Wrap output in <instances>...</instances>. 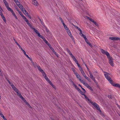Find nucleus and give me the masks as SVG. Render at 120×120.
Listing matches in <instances>:
<instances>
[{
	"mask_svg": "<svg viewBox=\"0 0 120 120\" xmlns=\"http://www.w3.org/2000/svg\"><path fill=\"white\" fill-rule=\"evenodd\" d=\"M42 73L43 76L45 78V79L47 81L50 85L55 89H56L55 86L51 82L50 80L46 75L43 70L41 68L38 70Z\"/></svg>",
	"mask_w": 120,
	"mask_h": 120,
	"instance_id": "f257e3e1",
	"label": "nucleus"
},
{
	"mask_svg": "<svg viewBox=\"0 0 120 120\" xmlns=\"http://www.w3.org/2000/svg\"><path fill=\"white\" fill-rule=\"evenodd\" d=\"M17 95L30 108H31V106L26 101L25 98H23L22 95L19 92L18 90L17 89L16 91H15Z\"/></svg>",
	"mask_w": 120,
	"mask_h": 120,
	"instance_id": "f03ea898",
	"label": "nucleus"
},
{
	"mask_svg": "<svg viewBox=\"0 0 120 120\" xmlns=\"http://www.w3.org/2000/svg\"><path fill=\"white\" fill-rule=\"evenodd\" d=\"M66 50L67 52L68 53L69 55L71 56V57L72 58L74 61H75L76 63H77L78 62L77 60L75 58V56L72 55V53L71 52L69 49L67 48L66 49Z\"/></svg>",
	"mask_w": 120,
	"mask_h": 120,
	"instance_id": "7ed1b4c3",
	"label": "nucleus"
},
{
	"mask_svg": "<svg viewBox=\"0 0 120 120\" xmlns=\"http://www.w3.org/2000/svg\"><path fill=\"white\" fill-rule=\"evenodd\" d=\"M104 73L105 77L110 83L112 80L111 78L109 76V75H110V74L105 72H104Z\"/></svg>",
	"mask_w": 120,
	"mask_h": 120,
	"instance_id": "20e7f679",
	"label": "nucleus"
},
{
	"mask_svg": "<svg viewBox=\"0 0 120 120\" xmlns=\"http://www.w3.org/2000/svg\"><path fill=\"white\" fill-rule=\"evenodd\" d=\"M90 104H91L94 107L99 110L100 112H101L99 106L96 103L92 101L90 103Z\"/></svg>",
	"mask_w": 120,
	"mask_h": 120,
	"instance_id": "39448f33",
	"label": "nucleus"
},
{
	"mask_svg": "<svg viewBox=\"0 0 120 120\" xmlns=\"http://www.w3.org/2000/svg\"><path fill=\"white\" fill-rule=\"evenodd\" d=\"M109 59V63L112 66H114V64L112 60V57L109 56L108 57Z\"/></svg>",
	"mask_w": 120,
	"mask_h": 120,
	"instance_id": "423d86ee",
	"label": "nucleus"
},
{
	"mask_svg": "<svg viewBox=\"0 0 120 120\" xmlns=\"http://www.w3.org/2000/svg\"><path fill=\"white\" fill-rule=\"evenodd\" d=\"M101 52L103 54L106 55L108 57L109 56V53L107 51H105L103 49H101Z\"/></svg>",
	"mask_w": 120,
	"mask_h": 120,
	"instance_id": "0eeeda50",
	"label": "nucleus"
},
{
	"mask_svg": "<svg viewBox=\"0 0 120 120\" xmlns=\"http://www.w3.org/2000/svg\"><path fill=\"white\" fill-rule=\"evenodd\" d=\"M113 86L116 87H118L120 89V85L119 84H115L113 82L112 80L110 83Z\"/></svg>",
	"mask_w": 120,
	"mask_h": 120,
	"instance_id": "6e6552de",
	"label": "nucleus"
},
{
	"mask_svg": "<svg viewBox=\"0 0 120 120\" xmlns=\"http://www.w3.org/2000/svg\"><path fill=\"white\" fill-rule=\"evenodd\" d=\"M31 63L35 67H37L38 70L41 68L40 66H39L36 62L34 63L33 61Z\"/></svg>",
	"mask_w": 120,
	"mask_h": 120,
	"instance_id": "1a4fd4ad",
	"label": "nucleus"
},
{
	"mask_svg": "<svg viewBox=\"0 0 120 120\" xmlns=\"http://www.w3.org/2000/svg\"><path fill=\"white\" fill-rule=\"evenodd\" d=\"M31 63L35 67H37L38 70L41 68L40 66H39L36 62L34 63L33 61Z\"/></svg>",
	"mask_w": 120,
	"mask_h": 120,
	"instance_id": "9d476101",
	"label": "nucleus"
},
{
	"mask_svg": "<svg viewBox=\"0 0 120 120\" xmlns=\"http://www.w3.org/2000/svg\"><path fill=\"white\" fill-rule=\"evenodd\" d=\"M81 83L83 84L85 86L89 89H90L91 88L90 86L86 83L85 82L83 81H82Z\"/></svg>",
	"mask_w": 120,
	"mask_h": 120,
	"instance_id": "9b49d317",
	"label": "nucleus"
},
{
	"mask_svg": "<svg viewBox=\"0 0 120 120\" xmlns=\"http://www.w3.org/2000/svg\"><path fill=\"white\" fill-rule=\"evenodd\" d=\"M32 3L33 5L36 6H37L38 5V4L36 0H32Z\"/></svg>",
	"mask_w": 120,
	"mask_h": 120,
	"instance_id": "f8f14e48",
	"label": "nucleus"
},
{
	"mask_svg": "<svg viewBox=\"0 0 120 120\" xmlns=\"http://www.w3.org/2000/svg\"><path fill=\"white\" fill-rule=\"evenodd\" d=\"M85 98L86 99V101L89 104H90V103L92 101L90 100L86 96V95H84V96Z\"/></svg>",
	"mask_w": 120,
	"mask_h": 120,
	"instance_id": "ddd939ff",
	"label": "nucleus"
},
{
	"mask_svg": "<svg viewBox=\"0 0 120 120\" xmlns=\"http://www.w3.org/2000/svg\"><path fill=\"white\" fill-rule=\"evenodd\" d=\"M3 2L5 4V5L8 10H9V8L11 9V8L9 7L8 4L6 0L5 1Z\"/></svg>",
	"mask_w": 120,
	"mask_h": 120,
	"instance_id": "4468645a",
	"label": "nucleus"
},
{
	"mask_svg": "<svg viewBox=\"0 0 120 120\" xmlns=\"http://www.w3.org/2000/svg\"><path fill=\"white\" fill-rule=\"evenodd\" d=\"M18 6L19 7L20 9L22 11L23 13L24 11L25 10H26L25 9L23 8V7L21 4H20V5H19Z\"/></svg>",
	"mask_w": 120,
	"mask_h": 120,
	"instance_id": "2eb2a0df",
	"label": "nucleus"
},
{
	"mask_svg": "<svg viewBox=\"0 0 120 120\" xmlns=\"http://www.w3.org/2000/svg\"><path fill=\"white\" fill-rule=\"evenodd\" d=\"M8 82L11 85V86L13 88V89L15 91H16L17 90V89L15 87V86L12 84H11L10 82L9 81H8Z\"/></svg>",
	"mask_w": 120,
	"mask_h": 120,
	"instance_id": "dca6fc26",
	"label": "nucleus"
},
{
	"mask_svg": "<svg viewBox=\"0 0 120 120\" xmlns=\"http://www.w3.org/2000/svg\"><path fill=\"white\" fill-rule=\"evenodd\" d=\"M89 73L90 78L93 80H95V78L94 77L93 75L90 71H89Z\"/></svg>",
	"mask_w": 120,
	"mask_h": 120,
	"instance_id": "f3484780",
	"label": "nucleus"
},
{
	"mask_svg": "<svg viewBox=\"0 0 120 120\" xmlns=\"http://www.w3.org/2000/svg\"><path fill=\"white\" fill-rule=\"evenodd\" d=\"M77 78L78 79L79 81H80L81 82L82 81H83V80H82L81 79V76L80 75H77L76 76Z\"/></svg>",
	"mask_w": 120,
	"mask_h": 120,
	"instance_id": "a211bd4d",
	"label": "nucleus"
},
{
	"mask_svg": "<svg viewBox=\"0 0 120 120\" xmlns=\"http://www.w3.org/2000/svg\"><path fill=\"white\" fill-rule=\"evenodd\" d=\"M83 76L85 78L87 79L88 81H89L90 80V79L87 76H86L85 74V73L82 74Z\"/></svg>",
	"mask_w": 120,
	"mask_h": 120,
	"instance_id": "6ab92c4d",
	"label": "nucleus"
},
{
	"mask_svg": "<svg viewBox=\"0 0 120 120\" xmlns=\"http://www.w3.org/2000/svg\"><path fill=\"white\" fill-rule=\"evenodd\" d=\"M95 25L97 26H98L99 25L98 23L95 21H94L93 19H92V20H91V21Z\"/></svg>",
	"mask_w": 120,
	"mask_h": 120,
	"instance_id": "aec40b11",
	"label": "nucleus"
},
{
	"mask_svg": "<svg viewBox=\"0 0 120 120\" xmlns=\"http://www.w3.org/2000/svg\"><path fill=\"white\" fill-rule=\"evenodd\" d=\"M109 39L111 40H117L119 39V38H118L116 37H110Z\"/></svg>",
	"mask_w": 120,
	"mask_h": 120,
	"instance_id": "412c9836",
	"label": "nucleus"
},
{
	"mask_svg": "<svg viewBox=\"0 0 120 120\" xmlns=\"http://www.w3.org/2000/svg\"><path fill=\"white\" fill-rule=\"evenodd\" d=\"M50 48V49L52 51L53 53H54L55 54V55H56V56L58 57L57 54L56 53L55 51L53 49L52 47H51Z\"/></svg>",
	"mask_w": 120,
	"mask_h": 120,
	"instance_id": "4be33fe9",
	"label": "nucleus"
},
{
	"mask_svg": "<svg viewBox=\"0 0 120 120\" xmlns=\"http://www.w3.org/2000/svg\"><path fill=\"white\" fill-rule=\"evenodd\" d=\"M15 2L17 5L18 6L20 4V2L18 0H14Z\"/></svg>",
	"mask_w": 120,
	"mask_h": 120,
	"instance_id": "5701e85b",
	"label": "nucleus"
},
{
	"mask_svg": "<svg viewBox=\"0 0 120 120\" xmlns=\"http://www.w3.org/2000/svg\"><path fill=\"white\" fill-rule=\"evenodd\" d=\"M67 33L68 34V35L70 36L71 38L72 39L73 38V36L72 35L70 31L69 32H67Z\"/></svg>",
	"mask_w": 120,
	"mask_h": 120,
	"instance_id": "b1692460",
	"label": "nucleus"
},
{
	"mask_svg": "<svg viewBox=\"0 0 120 120\" xmlns=\"http://www.w3.org/2000/svg\"><path fill=\"white\" fill-rule=\"evenodd\" d=\"M9 10L8 11H10L11 12V13L12 15H13V16L15 14V12L13 11V10L11 9H11L9 8Z\"/></svg>",
	"mask_w": 120,
	"mask_h": 120,
	"instance_id": "393cba45",
	"label": "nucleus"
},
{
	"mask_svg": "<svg viewBox=\"0 0 120 120\" xmlns=\"http://www.w3.org/2000/svg\"><path fill=\"white\" fill-rule=\"evenodd\" d=\"M32 28L34 30V32L36 33V34L38 33L39 32L38 31L37 29H35V28Z\"/></svg>",
	"mask_w": 120,
	"mask_h": 120,
	"instance_id": "a878e982",
	"label": "nucleus"
},
{
	"mask_svg": "<svg viewBox=\"0 0 120 120\" xmlns=\"http://www.w3.org/2000/svg\"><path fill=\"white\" fill-rule=\"evenodd\" d=\"M23 13L25 15L27 16L29 15L28 13L27 12L26 10H25L23 12Z\"/></svg>",
	"mask_w": 120,
	"mask_h": 120,
	"instance_id": "bb28decb",
	"label": "nucleus"
},
{
	"mask_svg": "<svg viewBox=\"0 0 120 120\" xmlns=\"http://www.w3.org/2000/svg\"><path fill=\"white\" fill-rule=\"evenodd\" d=\"M86 43L90 45V46L91 47H92V45H91V44L89 43L87 39V40L86 41H85Z\"/></svg>",
	"mask_w": 120,
	"mask_h": 120,
	"instance_id": "cd10ccee",
	"label": "nucleus"
},
{
	"mask_svg": "<svg viewBox=\"0 0 120 120\" xmlns=\"http://www.w3.org/2000/svg\"><path fill=\"white\" fill-rule=\"evenodd\" d=\"M79 92L82 95H83L84 96L85 95L84 94L85 93V92H83L81 90H80Z\"/></svg>",
	"mask_w": 120,
	"mask_h": 120,
	"instance_id": "c85d7f7f",
	"label": "nucleus"
},
{
	"mask_svg": "<svg viewBox=\"0 0 120 120\" xmlns=\"http://www.w3.org/2000/svg\"><path fill=\"white\" fill-rule=\"evenodd\" d=\"M22 18L24 19L25 21L26 22H28V20L26 18L25 16H24Z\"/></svg>",
	"mask_w": 120,
	"mask_h": 120,
	"instance_id": "c756f323",
	"label": "nucleus"
},
{
	"mask_svg": "<svg viewBox=\"0 0 120 120\" xmlns=\"http://www.w3.org/2000/svg\"><path fill=\"white\" fill-rule=\"evenodd\" d=\"M1 15V16L2 18L3 19L4 21V22H5V21H6V20H5V18L4 17V16L3 15V14H2Z\"/></svg>",
	"mask_w": 120,
	"mask_h": 120,
	"instance_id": "7c9ffc66",
	"label": "nucleus"
},
{
	"mask_svg": "<svg viewBox=\"0 0 120 120\" xmlns=\"http://www.w3.org/2000/svg\"><path fill=\"white\" fill-rule=\"evenodd\" d=\"M59 19L60 21H61V22L63 24H64L63 21V20L62 18L61 17H60Z\"/></svg>",
	"mask_w": 120,
	"mask_h": 120,
	"instance_id": "2f4dec72",
	"label": "nucleus"
},
{
	"mask_svg": "<svg viewBox=\"0 0 120 120\" xmlns=\"http://www.w3.org/2000/svg\"><path fill=\"white\" fill-rule=\"evenodd\" d=\"M64 28L66 30H67V29H68V27H67V26L65 24H63Z\"/></svg>",
	"mask_w": 120,
	"mask_h": 120,
	"instance_id": "473e14b6",
	"label": "nucleus"
},
{
	"mask_svg": "<svg viewBox=\"0 0 120 120\" xmlns=\"http://www.w3.org/2000/svg\"><path fill=\"white\" fill-rule=\"evenodd\" d=\"M19 14L22 17V18H23L24 16L22 13L20 11H19Z\"/></svg>",
	"mask_w": 120,
	"mask_h": 120,
	"instance_id": "72a5a7b5",
	"label": "nucleus"
},
{
	"mask_svg": "<svg viewBox=\"0 0 120 120\" xmlns=\"http://www.w3.org/2000/svg\"><path fill=\"white\" fill-rule=\"evenodd\" d=\"M14 41H15V43H16V44L19 46H19H20V45H19L18 43V42L16 41L15 40V39H14Z\"/></svg>",
	"mask_w": 120,
	"mask_h": 120,
	"instance_id": "f704fd0d",
	"label": "nucleus"
},
{
	"mask_svg": "<svg viewBox=\"0 0 120 120\" xmlns=\"http://www.w3.org/2000/svg\"><path fill=\"white\" fill-rule=\"evenodd\" d=\"M0 115L1 117L3 118V119L4 118H5L4 117L3 114H2V113H0Z\"/></svg>",
	"mask_w": 120,
	"mask_h": 120,
	"instance_id": "c9c22d12",
	"label": "nucleus"
},
{
	"mask_svg": "<svg viewBox=\"0 0 120 120\" xmlns=\"http://www.w3.org/2000/svg\"><path fill=\"white\" fill-rule=\"evenodd\" d=\"M71 69L72 71H73L74 74L76 72V71H75V70L74 68H72Z\"/></svg>",
	"mask_w": 120,
	"mask_h": 120,
	"instance_id": "e433bc0d",
	"label": "nucleus"
},
{
	"mask_svg": "<svg viewBox=\"0 0 120 120\" xmlns=\"http://www.w3.org/2000/svg\"><path fill=\"white\" fill-rule=\"evenodd\" d=\"M23 53L25 55V56H26L27 57H28V56L26 54V52L25 51H24Z\"/></svg>",
	"mask_w": 120,
	"mask_h": 120,
	"instance_id": "4c0bfd02",
	"label": "nucleus"
},
{
	"mask_svg": "<svg viewBox=\"0 0 120 120\" xmlns=\"http://www.w3.org/2000/svg\"><path fill=\"white\" fill-rule=\"evenodd\" d=\"M19 48L21 49V50L23 52L25 51L22 49L21 46H20L19 47Z\"/></svg>",
	"mask_w": 120,
	"mask_h": 120,
	"instance_id": "58836bf2",
	"label": "nucleus"
},
{
	"mask_svg": "<svg viewBox=\"0 0 120 120\" xmlns=\"http://www.w3.org/2000/svg\"><path fill=\"white\" fill-rule=\"evenodd\" d=\"M83 37L85 39V41H86L87 40V39L86 38V36L85 35H83Z\"/></svg>",
	"mask_w": 120,
	"mask_h": 120,
	"instance_id": "ea45409f",
	"label": "nucleus"
},
{
	"mask_svg": "<svg viewBox=\"0 0 120 120\" xmlns=\"http://www.w3.org/2000/svg\"><path fill=\"white\" fill-rule=\"evenodd\" d=\"M26 23L27 24L29 25V26L30 27H31V28H32L31 27V25L30 23L29 22H28Z\"/></svg>",
	"mask_w": 120,
	"mask_h": 120,
	"instance_id": "a19ab883",
	"label": "nucleus"
},
{
	"mask_svg": "<svg viewBox=\"0 0 120 120\" xmlns=\"http://www.w3.org/2000/svg\"><path fill=\"white\" fill-rule=\"evenodd\" d=\"M87 18V19L89 20L91 22V20H92L93 19H91L89 17H86Z\"/></svg>",
	"mask_w": 120,
	"mask_h": 120,
	"instance_id": "79ce46f5",
	"label": "nucleus"
},
{
	"mask_svg": "<svg viewBox=\"0 0 120 120\" xmlns=\"http://www.w3.org/2000/svg\"><path fill=\"white\" fill-rule=\"evenodd\" d=\"M13 16L15 17V19H18V18L17 17V16H16V15L15 14Z\"/></svg>",
	"mask_w": 120,
	"mask_h": 120,
	"instance_id": "37998d69",
	"label": "nucleus"
},
{
	"mask_svg": "<svg viewBox=\"0 0 120 120\" xmlns=\"http://www.w3.org/2000/svg\"><path fill=\"white\" fill-rule=\"evenodd\" d=\"M27 58L29 59L31 61V62H33V61L32 60V59H31V58H30V57H29V56H28V57H27Z\"/></svg>",
	"mask_w": 120,
	"mask_h": 120,
	"instance_id": "c03bdc74",
	"label": "nucleus"
},
{
	"mask_svg": "<svg viewBox=\"0 0 120 120\" xmlns=\"http://www.w3.org/2000/svg\"><path fill=\"white\" fill-rule=\"evenodd\" d=\"M79 69L80 70V71H82L83 70L82 68L81 67H79Z\"/></svg>",
	"mask_w": 120,
	"mask_h": 120,
	"instance_id": "a18cd8bd",
	"label": "nucleus"
},
{
	"mask_svg": "<svg viewBox=\"0 0 120 120\" xmlns=\"http://www.w3.org/2000/svg\"><path fill=\"white\" fill-rule=\"evenodd\" d=\"M45 42L46 44L47 45H48V42L46 40H45Z\"/></svg>",
	"mask_w": 120,
	"mask_h": 120,
	"instance_id": "49530a36",
	"label": "nucleus"
},
{
	"mask_svg": "<svg viewBox=\"0 0 120 120\" xmlns=\"http://www.w3.org/2000/svg\"><path fill=\"white\" fill-rule=\"evenodd\" d=\"M78 91H79V92L80 91V90H81L78 87H77L76 89Z\"/></svg>",
	"mask_w": 120,
	"mask_h": 120,
	"instance_id": "de8ad7c7",
	"label": "nucleus"
},
{
	"mask_svg": "<svg viewBox=\"0 0 120 120\" xmlns=\"http://www.w3.org/2000/svg\"><path fill=\"white\" fill-rule=\"evenodd\" d=\"M81 87L82 89V90H83V92H86V91L83 88H82V87Z\"/></svg>",
	"mask_w": 120,
	"mask_h": 120,
	"instance_id": "09e8293b",
	"label": "nucleus"
},
{
	"mask_svg": "<svg viewBox=\"0 0 120 120\" xmlns=\"http://www.w3.org/2000/svg\"><path fill=\"white\" fill-rule=\"evenodd\" d=\"M76 63L77 64V65H78V67L79 68L80 67H81L80 66V65L78 64V62H77V63Z\"/></svg>",
	"mask_w": 120,
	"mask_h": 120,
	"instance_id": "8fccbe9b",
	"label": "nucleus"
},
{
	"mask_svg": "<svg viewBox=\"0 0 120 120\" xmlns=\"http://www.w3.org/2000/svg\"><path fill=\"white\" fill-rule=\"evenodd\" d=\"M80 71H81V74H82L85 73L84 72V71H83V70Z\"/></svg>",
	"mask_w": 120,
	"mask_h": 120,
	"instance_id": "3c124183",
	"label": "nucleus"
},
{
	"mask_svg": "<svg viewBox=\"0 0 120 120\" xmlns=\"http://www.w3.org/2000/svg\"><path fill=\"white\" fill-rule=\"evenodd\" d=\"M85 66H86V67L88 71H89H89H90L89 70L88 67H87V65H86V64H85Z\"/></svg>",
	"mask_w": 120,
	"mask_h": 120,
	"instance_id": "603ef678",
	"label": "nucleus"
},
{
	"mask_svg": "<svg viewBox=\"0 0 120 120\" xmlns=\"http://www.w3.org/2000/svg\"><path fill=\"white\" fill-rule=\"evenodd\" d=\"M74 74H75L76 76L79 74L77 72L75 73Z\"/></svg>",
	"mask_w": 120,
	"mask_h": 120,
	"instance_id": "864d4df0",
	"label": "nucleus"
},
{
	"mask_svg": "<svg viewBox=\"0 0 120 120\" xmlns=\"http://www.w3.org/2000/svg\"><path fill=\"white\" fill-rule=\"evenodd\" d=\"M76 28H77V29L78 30H80L81 29L78 27L76 26Z\"/></svg>",
	"mask_w": 120,
	"mask_h": 120,
	"instance_id": "5fc2aeb1",
	"label": "nucleus"
},
{
	"mask_svg": "<svg viewBox=\"0 0 120 120\" xmlns=\"http://www.w3.org/2000/svg\"><path fill=\"white\" fill-rule=\"evenodd\" d=\"M71 82L73 86H74L75 84L74 82L72 81H71Z\"/></svg>",
	"mask_w": 120,
	"mask_h": 120,
	"instance_id": "6e6d98bb",
	"label": "nucleus"
},
{
	"mask_svg": "<svg viewBox=\"0 0 120 120\" xmlns=\"http://www.w3.org/2000/svg\"><path fill=\"white\" fill-rule=\"evenodd\" d=\"M66 31L67 32V33L68 32H69V31H70V30L68 28V29H67V30H66Z\"/></svg>",
	"mask_w": 120,
	"mask_h": 120,
	"instance_id": "4d7b16f0",
	"label": "nucleus"
},
{
	"mask_svg": "<svg viewBox=\"0 0 120 120\" xmlns=\"http://www.w3.org/2000/svg\"><path fill=\"white\" fill-rule=\"evenodd\" d=\"M74 86L76 89L78 87L75 84Z\"/></svg>",
	"mask_w": 120,
	"mask_h": 120,
	"instance_id": "13d9d810",
	"label": "nucleus"
},
{
	"mask_svg": "<svg viewBox=\"0 0 120 120\" xmlns=\"http://www.w3.org/2000/svg\"><path fill=\"white\" fill-rule=\"evenodd\" d=\"M37 34H38V36L39 37L41 35H40V33L39 32Z\"/></svg>",
	"mask_w": 120,
	"mask_h": 120,
	"instance_id": "bf43d9fd",
	"label": "nucleus"
},
{
	"mask_svg": "<svg viewBox=\"0 0 120 120\" xmlns=\"http://www.w3.org/2000/svg\"><path fill=\"white\" fill-rule=\"evenodd\" d=\"M27 16H28V17H29V18H30V19H31V17L29 15H27Z\"/></svg>",
	"mask_w": 120,
	"mask_h": 120,
	"instance_id": "052dcab7",
	"label": "nucleus"
},
{
	"mask_svg": "<svg viewBox=\"0 0 120 120\" xmlns=\"http://www.w3.org/2000/svg\"><path fill=\"white\" fill-rule=\"evenodd\" d=\"M48 45V46H49L50 48L51 47V45L50 44H49V43H48V45Z\"/></svg>",
	"mask_w": 120,
	"mask_h": 120,
	"instance_id": "680f3d73",
	"label": "nucleus"
},
{
	"mask_svg": "<svg viewBox=\"0 0 120 120\" xmlns=\"http://www.w3.org/2000/svg\"><path fill=\"white\" fill-rule=\"evenodd\" d=\"M40 37V38H43L44 37L43 36H42L41 35H40V37Z\"/></svg>",
	"mask_w": 120,
	"mask_h": 120,
	"instance_id": "e2e57ef3",
	"label": "nucleus"
},
{
	"mask_svg": "<svg viewBox=\"0 0 120 120\" xmlns=\"http://www.w3.org/2000/svg\"><path fill=\"white\" fill-rule=\"evenodd\" d=\"M42 39H43V40L44 41H45V40H46L45 38L44 37H43Z\"/></svg>",
	"mask_w": 120,
	"mask_h": 120,
	"instance_id": "0e129e2a",
	"label": "nucleus"
},
{
	"mask_svg": "<svg viewBox=\"0 0 120 120\" xmlns=\"http://www.w3.org/2000/svg\"><path fill=\"white\" fill-rule=\"evenodd\" d=\"M79 34L81 36H82V35H83V34L82 33H79Z\"/></svg>",
	"mask_w": 120,
	"mask_h": 120,
	"instance_id": "69168bd1",
	"label": "nucleus"
},
{
	"mask_svg": "<svg viewBox=\"0 0 120 120\" xmlns=\"http://www.w3.org/2000/svg\"><path fill=\"white\" fill-rule=\"evenodd\" d=\"M108 97L109 98H111V97H111V95H109V96H108Z\"/></svg>",
	"mask_w": 120,
	"mask_h": 120,
	"instance_id": "338daca9",
	"label": "nucleus"
},
{
	"mask_svg": "<svg viewBox=\"0 0 120 120\" xmlns=\"http://www.w3.org/2000/svg\"><path fill=\"white\" fill-rule=\"evenodd\" d=\"M16 10L18 12H19V11H20L18 9V8H16Z\"/></svg>",
	"mask_w": 120,
	"mask_h": 120,
	"instance_id": "774afa93",
	"label": "nucleus"
}]
</instances>
